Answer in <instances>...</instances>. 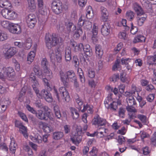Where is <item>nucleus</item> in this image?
I'll return each mask as SVG.
<instances>
[{"label": "nucleus", "mask_w": 156, "mask_h": 156, "mask_svg": "<svg viewBox=\"0 0 156 156\" xmlns=\"http://www.w3.org/2000/svg\"><path fill=\"white\" fill-rule=\"evenodd\" d=\"M55 14H58L62 11V5H58L57 7L51 8Z\"/></svg>", "instance_id": "obj_31"}, {"label": "nucleus", "mask_w": 156, "mask_h": 156, "mask_svg": "<svg viewBox=\"0 0 156 156\" xmlns=\"http://www.w3.org/2000/svg\"><path fill=\"white\" fill-rule=\"evenodd\" d=\"M8 36L6 33L0 31V41H3L8 38Z\"/></svg>", "instance_id": "obj_46"}, {"label": "nucleus", "mask_w": 156, "mask_h": 156, "mask_svg": "<svg viewBox=\"0 0 156 156\" xmlns=\"http://www.w3.org/2000/svg\"><path fill=\"white\" fill-rule=\"evenodd\" d=\"M58 5H62V3L59 0H55L52 3L51 8L58 7Z\"/></svg>", "instance_id": "obj_49"}, {"label": "nucleus", "mask_w": 156, "mask_h": 156, "mask_svg": "<svg viewBox=\"0 0 156 156\" xmlns=\"http://www.w3.org/2000/svg\"><path fill=\"white\" fill-rule=\"evenodd\" d=\"M4 73L9 78H13L15 75V72L12 67H8L5 69Z\"/></svg>", "instance_id": "obj_13"}, {"label": "nucleus", "mask_w": 156, "mask_h": 156, "mask_svg": "<svg viewBox=\"0 0 156 156\" xmlns=\"http://www.w3.org/2000/svg\"><path fill=\"white\" fill-rule=\"evenodd\" d=\"M27 109L30 112L33 114H35L36 111L34 109V108L31 107L30 105H27L26 106Z\"/></svg>", "instance_id": "obj_63"}, {"label": "nucleus", "mask_w": 156, "mask_h": 156, "mask_svg": "<svg viewBox=\"0 0 156 156\" xmlns=\"http://www.w3.org/2000/svg\"><path fill=\"white\" fill-rule=\"evenodd\" d=\"M85 71L87 72L88 76L91 78H93L95 76V73L93 69L90 67L85 68Z\"/></svg>", "instance_id": "obj_21"}, {"label": "nucleus", "mask_w": 156, "mask_h": 156, "mask_svg": "<svg viewBox=\"0 0 156 156\" xmlns=\"http://www.w3.org/2000/svg\"><path fill=\"white\" fill-rule=\"evenodd\" d=\"M66 87H61L59 89L58 93L57 90L55 89H54V93L56 96L58 101H60V99L62 98L64 101L68 102L70 100V96L69 93L66 89Z\"/></svg>", "instance_id": "obj_3"}, {"label": "nucleus", "mask_w": 156, "mask_h": 156, "mask_svg": "<svg viewBox=\"0 0 156 156\" xmlns=\"http://www.w3.org/2000/svg\"><path fill=\"white\" fill-rule=\"evenodd\" d=\"M71 51L70 48H66L65 50V58L66 61H69L71 59Z\"/></svg>", "instance_id": "obj_23"}, {"label": "nucleus", "mask_w": 156, "mask_h": 156, "mask_svg": "<svg viewBox=\"0 0 156 156\" xmlns=\"http://www.w3.org/2000/svg\"><path fill=\"white\" fill-rule=\"evenodd\" d=\"M79 76V78L80 82L83 83H84L85 81V78L83 72L80 73L78 74Z\"/></svg>", "instance_id": "obj_58"}, {"label": "nucleus", "mask_w": 156, "mask_h": 156, "mask_svg": "<svg viewBox=\"0 0 156 156\" xmlns=\"http://www.w3.org/2000/svg\"><path fill=\"white\" fill-rule=\"evenodd\" d=\"M131 60L132 59L130 58H122L121 59L122 64L125 65V66L129 64V63L130 62Z\"/></svg>", "instance_id": "obj_45"}, {"label": "nucleus", "mask_w": 156, "mask_h": 156, "mask_svg": "<svg viewBox=\"0 0 156 156\" xmlns=\"http://www.w3.org/2000/svg\"><path fill=\"white\" fill-rule=\"evenodd\" d=\"M123 44L122 43L120 42L117 45L116 47H115L114 49V51L116 53H117L122 49L123 47Z\"/></svg>", "instance_id": "obj_52"}, {"label": "nucleus", "mask_w": 156, "mask_h": 156, "mask_svg": "<svg viewBox=\"0 0 156 156\" xmlns=\"http://www.w3.org/2000/svg\"><path fill=\"white\" fill-rule=\"evenodd\" d=\"M133 9L138 16H141L144 14V12L141 7L136 3L134 5Z\"/></svg>", "instance_id": "obj_16"}, {"label": "nucleus", "mask_w": 156, "mask_h": 156, "mask_svg": "<svg viewBox=\"0 0 156 156\" xmlns=\"http://www.w3.org/2000/svg\"><path fill=\"white\" fill-rule=\"evenodd\" d=\"M126 17L128 20H133L134 17V13L131 11H127L126 13Z\"/></svg>", "instance_id": "obj_38"}, {"label": "nucleus", "mask_w": 156, "mask_h": 156, "mask_svg": "<svg viewBox=\"0 0 156 156\" xmlns=\"http://www.w3.org/2000/svg\"><path fill=\"white\" fill-rule=\"evenodd\" d=\"M35 55V51H31L29 53L27 58V60L29 64L33 62Z\"/></svg>", "instance_id": "obj_26"}, {"label": "nucleus", "mask_w": 156, "mask_h": 156, "mask_svg": "<svg viewBox=\"0 0 156 156\" xmlns=\"http://www.w3.org/2000/svg\"><path fill=\"white\" fill-rule=\"evenodd\" d=\"M35 105L36 107L40 108H42V105H43L40 99H38L36 101Z\"/></svg>", "instance_id": "obj_61"}, {"label": "nucleus", "mask_w": 156, "mask_h": 156, "mask_svg": "<svg viewBox=\"0 0 156 156\" xmlns=\"http://www.w3.org/2000/svg\"><path fill=\"white\" fill-rule=\"evenodd\" d=\"M101 19L104 22H107V9L103 6L101 7Z\"/></svg>", "instance_id": "obj_14"}, {"label": "nucleus", "mask_w": 156, "mask_h": 156, "mask_svg": "<svg viewBox=\"0 0 156 156\" xmlns=\"http://www.w3.org/2000/svg\"><path fill=\"white\" fill-rule=\"evenodd\" d=\"M63 136V133L62 132H55L53 134V138L55 140H58L61 138Z\"/></svg>", "instance_id": "obj_32"}, {"label": "nucleus", "mask_w": 156, "mask_h": 156, "mask_svg": "<svg viewBox=\"0 0 156 156\" xmlns=\"http://www.w3.org/2000/svg\"><path fill=\"white\" fill-rule=\"evenodd\" d=\"M137 24L139 26H142L146 19V17L138 16L136 17Z\"/></svg>", "instance_id": "obj_33"}, {"label": "nucleus", "mask_w": 156, "mask_h": 156, "mask_svg": "<svg viewBox=\"0 0 156 156\" xmlns=\"http://www.w3.org/2000/svg\"><path fill=\"white\" fill-rule=\"evenodd\" d=\"M60 76L61 81L66 87H68L70 81L72 82L73 80L76 77L75 73L73 70H69L65 73L61 71Z\"/></svg>", "instance_id": "obj_2"}, {"label": "nucleus", "mask_w": 156, "mask_h": 156, "mask_svg": "<svg viewBox=\"0 0 156 156\" xmlns=\"http://www.w3.org/2000/svg\"><path fill=\"white\" fill-rule=\"evenodd\" d=\"M27 129V128L23 125L21 127H20V133H22L25 137L28 136Z\"/></svg>", "instance_id": "obj_41"}, {"label": "nucleus", "mask_w": 156, "mask_h": 156, "mask_svg": "<svg viewBox=\"0 0 156 156\" xmlns=\"http://www.w3.org/2000/svg\"><path fill=\"white\" fill-rule=\"evenodd\" d=\"M136 106H128L126 107V109L129 112H137V110L135 108Z\"/></svg>", "instance_id": "obj_54"}, {"label": "nucleus", "mask_w": 156, "mask_h": 156, "mask_svg": "<svg viewBox=\"0 0 156 156\" xmlns=\"http://www.w3.org/2000/svg\"><path fill=\"white\" fill-rule=\"evenodd\" d=\"M131 33L133 34H134L137 32L138 29L137 27L133 26L132 23L131 24Z\"/></svg>", "instance_id": "obj_56"}, {"label": "nucleus", "mask_w": 156, "mask_h": 156, "mask_svg": "<svg viewBox=\"0 0 156 156\" xmlns=\"http://www.w3.org/2000/svg\"><path fill=\"white\" fill-rule=\"evenodd\" d=\"M39 12L41 14L45 15L47 13V9L44 7V5L38 6Z\"/></svg>", "instance_id": "obj_44"}, {"label": "nucleus", "mask_w": 156, "mask_h": 156, "mask_svg": "<svg viewBox=\"0 0 156 156\" xmlns=\"http://www.w3.org/2000/svg\"><path fill=\"white\" fill-rule=\"evenodd\" d=\"M41 64L44 70L48 68V63L46 58L42 59L41 62Z\"/></svg>", "instance_id": "obj_40"}, {"label": "nucleus", "mask_w": 156, "mask_h": 156, "mask_svg": "<svg viewBox=\"0 0 156 156\" xmlns=\"http://www.w3.org/2000/svg\"><path fill=\"white\" fill-rule=\"evenodd\" d=\"M98 29V27L95 25V24H94L92 31L93 35H94V36L97 35Z\"/></svg>", "instance_id": "obj_62"}, {"label": "nucleus", "mask_w": 156, "mask_h": 156, "mask_svg": "<svg viewBox=\"0 0 156 156\" xmlns=\"http://www.w3.org/2000/svg\"><path fill=\"white\" fill-rule=\"evenodd\" d=\"M82 16H81L78 20L77 25V27H76V28H82V27L83 25L84 21V20L82 19Z\"/></svg>", "instance_id": "obj_43"}, {"label": "nucleus", "mask_w": 156, "mask_h": 156, "mask_svg": "<svg viewBox=\"0 0 156 156\" xmlns=\"http://www.w3.org/2000/svg\"><path fill=\"white\" fill-rule=\"evenodd\" d=\"M18 114L20 116L23 120H24L26 122H28V119L26 115L24 113L21 112H19Z\"/></svg>", "instance_id": "obj_53"}, {"label": "nucleus", "mask_w": 156, "mask_h": 156, "mask_svg": "<svg viewBox=\"0 0 156 156\" xmlns=\"http://www.w3.org/2000/svg\"><path fill=\"white\" fill-rule=\"evenodd\" d=\"M86 111H87L89 113L92 114L93 112L92 106L90 107L89 105H84L83 109L82 110V112H84Z\"/></svg>", "instance_id": "obj_35"}, {"label": "nucleus", "mask_w": 156, "mask_h": 156, "mask_svg": "<svg viewBox=\"0 0 156 156\" xmlns=\"http://www.w3.org/2000/svg\"><path fill=\"white\" fill-rule=\"evenodd\" d=\"M101 29V33L104 36H107V27L106 23H105L102 26Z\"/></svg>", "instance_id": "obj_39"}, {"label": "nucleus", "mask_w": 156, "mask_h": 156, "mask_svg": "<svg viewBox=\"0 0 156 156\" xmlns=\"http://www.w3.org/2000/svg\"><path fill=\"white\" fill-rule=\"evenodd\" d=\"M119 79V75L118 74H114L112 75L111 77L110 78L111 81L115 82Z\"/></svg>", "instance_id": "obj_51"}, {"label": "nucleus", "mask_w": 156, "mask_h": 156, "mask_svg": "<svg viewBox=\"0 0 156 156\" xmlns=\"http://www.w3.org/2000/svg\"><path fill=\"white\" fill-rule=\"evenodd\" d=\"M120 79L121 81L123 83L126 82L128 83L129 80V79L127 77H126L125 76H124L123 73H120Z\"/></svg>", "instance_id": "obj_42"}, {"label": "nucleus", "mask_w": 156, "mask_h": 156, "mask_svg": "<svg viewBox=\"0 0 156 156\" xmlns=\"http://www.w3.org/2000/svg\"><path fill=\"white\" fill-rule=\"evenodd\" d=\"M85 29L87 30H90L92 26V24L91 22L89 21L85 22Z\"/></svg>", "instance_id": "obj_57"}, {"label": "nucleus", "mask_w": 156, "mask_h": 156, "mask_svg": "<svg viewBox=\"0 0 156 156\" xmlns=\"http://www.w3.org/2000/svg\"><path fill=\"white\" fill-rule=\"evenodd\" d=\"M93 124H98V126L104 125L106 123V120L99 117L98 115H96L93 120Z\"/></svg>", "instance_id": "obj_9"}, {"label": "nucleus", "mask_w": 156, "mask_h": 156, "mask_svg": "<svg viewBox=\"0 0 156 156\" xmlns=\"http://www.w3.org/2000/svg\"><path fill=\"white\" fill-rule=\"evenodd\" d=\"M117 140L119 144H122L125 142V139L124 136H119Z\"/></svg>", "instance_id": "obj_59"}, {"label": "nucleus", "mask_w": 156, "mask_h": 156, "mask_svg": "<svg viewBox=\"0 0 156 156\" xmlns=\"http://www.w3.org/2000/svg\"><path fill=\"white\" fill-rule=\"evenodd\" d=\"M32 84V87L33 90L35 91L36 94H38V92L39 90L38 88V87L39 86V84L36 79L31 81Z\"/></svg>", "instance_id": "obj_22"}, {"label": "nucleus", "mask_w": 156, "mask_h": 156, "mask_svg": "<svg viewBox=\"0 0 156 156\" xmlns=\"http://www.w3.org/2000/svg\"><path fill=\"white\" fill-rule=\"evenodd\" d=\"M12 23H9V21L7 20H4L2 21L1 22V25L4 28L8 29L9 30V28L10 27V25Z\"/></svg>", "instance_id": "obj_36"}, {"label": "nucleus", "mask_w": 156, "mask_h": 156, "mask_svg": "<svg viewBox=\"0 0 156 156\" xmlns=\"http://www.w3.org/2000/svg\"><path fill=\"white\" fill-rule=\"evenodd\" d=\"M66 25L68 33H69L76 29V27L72 22H69L66 23Z\"/></svg>", "instance_id": "obj_19"}, {"label": "nucleus", "mask_w": 156, "mask_h": 156, "mask_svg": "<svg viewBox=\"0 0 156 156\" xmlns=\"http://www.w3.org/2000/svg\"><path fill=\"white\" fill-rule=\"evenodd\" d=\"M43 129L45 132L48 133L52 131V129L51 126H43Z\"/></svg>", "instance_id": "obj_55"}, {"label": "nucleus", "mask_w": 156, "mask_h": 156, "mask_svg": "<svg viewBox=\"0 0 156 156\" xmlns=\"http://www.w3.org/2000/svg\"><path fill=\"white\" fill-rule=\"evenodd\" d=\"M117 103L116 101H113L109 106L108 107L111 109L115 111L117 108Z\"/></svg>", "instance_id": "obj_47"}, {"label": "nucleus", "mask_w": 156, "mask_h": 156, "mask_svg": "<svg viewBox=\"0 0 156 156\" xmlns=\"http://www.w3.org/2000/svg\"><path fill=\"white\" fill-rule=\"evenodd\" d=\"M126 101L128 106H136L137 104L136 101L133 97H129L127 98Z\"/></svg>", "instance_id": "obj_18"}, {"label": "nucleus", "mask_w": 156, "mask_h": 156, "mask_svg": "<svg viewBox=\"0 0 156 156\" xmlns=\"http://www.w3.org/2000/svg\"><path fill=\"white\" fill-rule=\"evenodd\" d=\"M75 30L74 34V37L77 39L80 36H81L83 33L82 28H76Z\"/></svg>", "instance_id": "obj_24"}, {"label": "nucleus", "mask_w": 156, "mask_h": 156, "mask_svg": "<svg viewBox=\"0 0 156 156\" xmlns=\"http://www.w3.org/2000/svg\"><path fill=\"white\" fill-rule=\"evenodd\" d=\"M1 14L5 18L13 20L16 18L17 14L12 10H9L7 9H2L1 12Z\"/></svg>", "instance_id": "obj_4"}, {"label": "nucleus", "mask_w": 156, "mask_h": 156, "mask_svg": "<svg viewBox=\"0 0 156 156\" xmlns=\"http://www.w3.org/2000/svg\"><path fill=\"white\" fill-rule=\"evenodd\" d=\"M155 94H150L147 97V99L148 101L151 102L154 98Z\"/></svg>", "instance_id": "obj_64"}, {"label": "nucleus", "mask_w": 156, "mask_h": 156, "mask_svg": "<svg viewBox=\"0 0 156 156\" xmlns=\"http://www.w3.org/2000/svg\"><path fill=\"white\" fill-rule=\"evenodd\" d=\"M46 45L48 49L56 46L57 44L61 43L62 38L53 34L52 35L46 34L45 37Z\"/></svg>", "instance_id": "obj_1"}, {"label": "nucleus", "mask_w": 156, "mask_h": 156, "mask_svg": "<svg viewBox=\"0 0 156 156\" xmlns=\"http://www.w3.org/2000/svg\"><path fill=\"white\" fill-rule=\"evenodd\" d=\"M28 7L32 11H34L36 9V5L34 0H27Z\"/></svg>", "instance_id": "obj_27"}, {"label": "nucleus", "mask_w": 156, "mask_h": 156, "mask_svg": "<svg viewBox=\"0 0 156 156\" xmlns=\"http://www.w3.org/2000/svg\"><path fill=\"white\" fill-rule=\"evenodd\" d=\"M71 115L73 119H76L79 117V110L78 111L76 109L71 108H70Z\"/></svg>", "instance_id": "obj_20"}, {"label": "nucleus", "mask_w": 156, "mask_h": 156, "mask_svg": "<svg viewBox=\"0 0 156 156\" xmlns=\"http://www.w3.org/2000/svg\"><path fill=\"white\" fill-rule=\"evenodd\" d=\"M35 115L38 119L41 120H46L49 118V112H44L42 110H39L36 112Z\"/></svg>", "instance_id": "obj_7"}, {"label": "nucleus", "mask_w": 156, "mask_h": 156, "mask_svg": "<svg viewBox=\"0 0 156 156\" xmlns=\"http://www.w3.org/2000/svg\"><path fill=\"white\" fill-rule=\"evenodd\" d=\"M83 51L85 54L87 56L90 57L92 55L91 49L90 48V46L88 44L84 45Z\"/></svg>", "instance_id": "obj_17"}, {"label": "nucleus", "mask_w": 156, "mask_h": 156, "mask_svg": "<svg viewBox=\"0 0 156 156\" xmlns=\"http://www.w3.org/2000/svg\"><path fill=\"white\" fill-rule=\"evenodd\" d=\"M95 53L96 57L98 59H100L103 54V50L101 46L99 44H96L95 47Z\"/></svg>", "instance_id": "obj_12"}, {"label": "nucleus", "mask_w": 156, "mask_h": 156, "mask_svg": "<svg viewBox=\"0 0 156 156\" xmlns=\"http://www.w3.org/2000/svg\"><path fill=\"white\" fill-rule=\"evenodd\" d=\"M50 57L51 61L54 64H55L56 61L59 63L61 62L62 57L61 53L58 50L55 51V57L54 54L52 53L50 55Z\"/></svg>", "instance_id": "obj_6"}, {"label": "nucleus", "mask_w": 156, "mask_h": 156, "mask_svg": "<svg viewBox=\"0 0 156 156\" xmlns=\"http://www.w3.org/2000/svg\"><path fill=\"white\" fill-rule=\"evenodd\" d=\"M119 38L120 39L126 40L127 39L126 34L125 32H120L118 34Z\"/></svg>", "instance_id": "obj_50"}, {"label": "nucleus", "mask_w": 156, "mask_h": 156, "mask_svg": "<svg viewBox=\"0 0 156 156\" xmlns=\"http://www.w3.org/2000/svg\"><path fill=\"white\" fill-rule=\"evenodd\" d=\"M49 93H50L48 92L47 90L43 89L42 90L40 93H39V92H38V94H36V95L39 98H41L43 97L45 98H46V97Z\"/></svg>", "instance_id": "obj_30"}, {"label": "nucleus", "mask_w": 156, "mask_h": 156, "mask_svg": "<svg viewBox=\"0 0 156 156\" xmlns=\"http://www.w3.org/2000/svg\"><path fill=\"white\" fill-rule=\"evenodd\" d=\"M26 21L28 27L30 28H33L37 23L35 16L33 14H30L26 17Z\"/></svg>", "instance_id": "obj_5"}, {"label": "nucleus", "mask_w": 156, "mask_h": 156, "mask_svg": "<svg viewBox=\"0 0 156 156\" xmlns=\"http://www.w3.org/2000/svg\"><path fill=\"white\" fill-rule=\"evenodd\" d=\"M44 77H46L48 80L51 79L52 77V72L48 68L44 70Z\"/></svg>", "instance_id": "obj_25"}, {"label": "nucleus", "mask_w": 156, "mask_h": 156, "mask_svg": "<svg viewBox=\"0 0 156 156\" xmlns=\"http://www.w3.org/2000/svg\"><path fill=\"white\" fill-rule=\"evenodd\" d=\"M17 147V144L14 141H12L9 146V149L12 153H15Z\"/></svg>", "instance_id": "obj_37"}, {"label": "nucleus", "mask_w": 156, "mask_h": 156, "mask_svg": "<svg viewBox=\"0 0 156 156\" xmlns=\"http://www.w3.org/2000/svg\"><path fill=\"white\" fill-rule=\"evenodd\" d=\"M31 138V140L35 143L39 144L42 142V138L38 134L36 135L35 136H32Z\"/></svg>", "instance_id": "obj_28"}, {"label": "nucleus", "mask_w": 156, "mask_h": 156, "mask_svg": "<svg viewBox=\"0 0 156 156\" xmlns=\"http://www.w3.org/2000/svg\"><path fill=\"white\" fill-rule=\"evenodd\" d=\"M33 70L35 75L39 79H42L44 77V74L42 73V70L39 66L38 65L35 66L33 68Z\"/></svg>", "instance_id": "obj_11"}, {"label": "nucleus", "mask_w": 156, "mask_h": 156, "mask_svg": "<svg viewBox=\"0 0 156 156\" xmlns=\"http://www.w3.org/2000/svg\"><path fill=\"white\" fill-rule=\"evenodd\" d=\"M145 38L144 36L141 35H137L135 37L133 40V42L134 43L138 42L145 41Z\"/></svg>", "instance_id": "obj_29"}, {"label": "nucleus", "mask_w": 156, "mask_h": 156, "mask_svg": "<svg viewBox=\"0 0 156 156\" xmlns=\"http://www.w3.org/2000/svg\"><path fill=\"white\" fill-rule=\"evenodd\" d=\"M16 49L14 47H11L5 51L4 53V56L7 58H11L16 53Z\"/></svg>", "instance_id": "obj_10"}, {"label": "nucleus", "mask_w": 156, "mask_h": 156, "mask_svg": "<svg viewBox=\"0 0 156 156\" xmlns=\"http://www.w3.org/2000/svg\"><path fill=\"white\" fill-rule=\"evenodd\" d=\"M150 151L149 148L148 147L146 146L143 148V153L144 155H147L150 153Z\"/></svg>", "instance_id": "obj_60"}, {"label": "nucleus", "mask_w": 156, "mask_h": 156, "mask_svg": "<svg viewBox=\"0 0 156 156\" xmlns=\"http://www.w3.org/2000/svg\"><path fill=\"white\" fill-rule=\"evenodd\" d=\"M9 30L13 34H19L21 31L20 26L17 24L11 23Z\"/></svg>", "instance_id": "obj_8"}, {"label": "nucleus", "mask_w": 156, "mask_h": 156, "mask_svg": "<svg viewBox=\"0 0 156 156\" xmlns=\"http://www.w3.org/2000/svg\"><path fill=\"white\" fill-rule=\"evenodd\" d=\"M138 118L143 122L146 123L147 122V117L143 115L139 114L137 115Z\"/></svg>", "instance_id": "obj_48"}, {"label": "nucleus", "mask_w": 156, "mask_h": 156, "mask_svg": "<svg viewBox=\"0 0 156 156\" xmlns=\"http://www.w3.org/2000/svg\"><path fill=\"white\" fill-rule=\"evenodd\" d=\"M126 111L125 108L120 107L118 111V116L121 118H124L125 116V113Z\"/></svg>", "instance_id": "obj_34"}, {"label": "nucleus", "mask_w": 156, "mask_h": 156, "mask_svg": "<svg viewBox=\"0 0 156 156\" xmlns=\"http://www.w3.org/2000/svg\"><path fill=\"white\" fill-rule=\"evenodd\" d=\"M147 62L149 65L156 64V51L154 52L153 56H148Z\"/></svg>", "instance_id": "obj_15"}]
</instances>
